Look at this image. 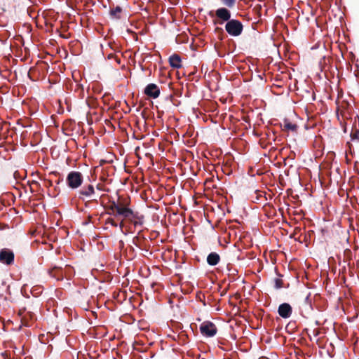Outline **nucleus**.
I'll list each match as a JSON object with an SVG mask.
<instances>
[{
    "label": "nucleus",
    "mask_w": 359,
    "mask_h": 359,
    "mask_svg": "<svg viewBox=\"0 0 359 359\" xmlns=\"http://www.w3.org/2000/svg\"><path fill=\"white\" fill-rule=\"evenodd\" d=\"M108 214L115 217L121 216L123 219H128L135 225L142 224V217H139L127 206L115 201L111 202L108 206Z\"/></svg>",
    "instance_id": "obj_1"
},
{
    "label": "nucleus",
    "mask_w": 359,
    "mask_h": 359,
    "mask_svg": "<svg viewBox=\"0 0 359 359\" xmlns=\"http://www.w3.org/2000/svg\"><path fill=\"white\" fill-rule=\"evenodd\" d=\"M225 30L231 36L236 37L242 34L243 25L241 21L231 19L226 23Z\"/></svg>",
    "instance_id": "obj_2"
},
{
    "label": "nucleus",
    "mask_w": 359,
    "mask_h": 359,
    "mask_svg": "<svg viewBox=\"0 0 359 359\" xmlns=\"http://www.w3.org/2000/svg\"><path fill=\"white\" fill-rule=\"evenodd\" d=\"M83 181V175L78 171H71L67 176L66 182L67 186L76 189L81 187Z\"/></svg>",
    "instance_id": "obj_3"
},
{
    "label": "nucleus",
    "mask_w": 359,
    "mask_h": 359,
    "mask_svg": "<svg viewBox=\"0 0 359 359\" xmlns=\"http://www.w3.org/2000/svg\"><path fill=\"white\" fill-rule=\"evenodd\" d=\"M231 14L230 11L225 7H221L215 11V24L222 25L224 22H227L231 20Z\"/></svg>",
    "instance_id": "obj_4"
},
{
    "label": "nucleus",
    "mask_w": 359,
    "mask_h": 359,
    "mask_svg": "<svg viewBox=\"0 0 359 359\" xmlns=\"http://www.w3.org/2000/svg\"><path fill=\"white\" fill-rule=\"evenodd\" d=\"M200 330L201 334L207 337H214L217 332L215 325L209 321L203 322L200 326Z\"/></svg>",
    "instance_id": "obj_5"
},
{
    "label": "nucleus",
    "mask_w": 359,
    "mask_h": 359,
    "mask_svg": "<svg viewBox=\"0 0 359 359\" xmlns=\"http://www.w3.org/2000/svg\"><path fill=\"white\" fill-rule=\"evenodd\" d=\"M14 261V254L9 249H3L0 251V262L2 264L10 265Z\"/></svg>",
    "instance_id": "obj_6"
},
{
    "label": "nucleus",
    "mask_w": 359,
    "mask_h": 359,
    "mask_svg": "<svg viewBox=\"0 0 359 359\" xmlns=\"http://www.w3.org/2000/svg\"><path fill=\"white\" fill-rule=\"evenodd\" d=\"M144 93L152 98H157L159 96L160 90L156 84L150 83L145 88Z\"/></svg>",
    "instance_id": "obj_7"
},
{
    "label": "nucleus",
    "mask_w": 359,
    "mask_h": 359,
    "mask_svg": "<svg viewBox=\"0 0 359 359\" xmlns=\"http://www.w3.org/2000/svg\"><path fill=\"white\" fill-rule=\"evenodd\" d=\"M79 194V198L83 200L86 198H90L95 194L94 187L91 184H89L80 190Z\"/></svg>",
    "instance_id": "obj_8"
},
{
    "label": "nucleus",
    "mask_w": 359,
    "mask_h": 359,
    "mask_svg": "<svg viewBox=\"0 0 359 359\" xmlns=\"http://www.w3.org/2000/svg\"><path fill=\"white\" fill-rule=\"evenodd\" d=\"M278 314L283 318H287L291 316L292 307L287 303L282 304L278 307Z\"/></svg>",
    "instance_id": "obj_9"
},
{
    "label": "nucleus",
    "mask_w": 359,
    "mask_h": 359,
    "mask_svg": "<svg viewBox=\"0 0 359 359\" xmlns=\"http://www.w3.org/2000/svg\"><path fill=\"white\" fill-rule=\"evenodd\" d=\"M169 63L173 68L179 69L182 67L181 58L176 54H174L169 57Z\"/></svg>",
    "instance_id": "obj_10"
},
{
    "label": "nucleus",
    "mask_w": 359,
    "mask_h": 359,
    "mask_svg": "<svg viewBox=\"0 0 359 359\" xmlns=\"http://www.w3.org/2000/svg\"><path fill=\"white\" fill-rule=\"evenodd\" d=\"M219 259V255L216 252H211L207 257V262L211 266L217 265Z\"/></svg>",
    "instance_id": "obj_11"
},
{
    "label": "nucleus",
    "mask_w": 359,
    "mask_h": 359,
    "mask_svg": "<svg viewBox=\"0 0 359 359\" xmlns=\"http://www.w3.org/2000/svg\"><path fill=\"white\" fill-rule=\"evenodd\" d=\"M121 11H122V9L119 6H117L115 8L112 9L110 13H111V15L113 16L114 18H119Z\"/></svg>",
    "instance_id": "obj_12"
},
{
    "label": "nucleus",
    "mask_w": 359,
    "mask_h": 359,
    "mask_svg": "<svg viewBox=\"0 0 359 359\" xmlns=\"http://www.w3.org/2000/svg\"><path fill=\"white\" fill-rule=\"evenodd\" d=\"M222 4L227 8H233L236 4V0H221Z\"/></svg>",
    "instance_id": "obj_13"
},
{
    "label": "nucleus",
    "mask_w": 359,
    "mask_h": 359,
    "mask_svg": "<svg viewBox=\"0 0 359 359\" xmlns=\"http://www.w3.org/2000/svg\"><path fill=\"white\" fill-rule=\"evenodd\" d=\"M351 137L353 141H357L359 143V130H355L351 134Z\"/></svg>",
    "instance_id": "obj_14"
},
{
    "label": "nucleus",
    "mask_w": 359,
    "mask_h": 359,
    "mask_svg": "<svg viewBox=\"0 0 359 359\" xmlns=\"http://www.w3.org/2000/svg\"><path fill=\"white\" fill-rule=\"evenodd\" d=\"M285 128L291 130H295L297 128L296 125L292 124L291 123H286L285 124Z\"/></svg>",
    "instance_id": "obj_15"
},
{
    "label": "nucleus",
    "mask_w": 359,
    "mask_h": 359,
    "mask_svg": "<svg viewBox=\"0 0 359 359\" xmlns=\"http://www.w3.org/2000/svg\"><path fill=\"white\" fill-rule=\"evenodd\" d=\"M107 222H108L109 224H110L111 225H112L113 226H115V227H116V226H117V224H116V223L115 222V221H114L113 219H111V218L108 219H107Z\"/></svg>",
    "instance_id": "obj_16"
},
{
    "label": "nucleus",
    "mask_w": 359,
    "mask_h": 359,
    "mask_svg": "<svg viewBox=\"0 0 359 359\" xmlns=\"http://www.w3.org/2000/svg\"><path fill=\"white\" fill-rule=\"evenodd\" d=\"M123 225H124V223H123V220L120 222V224H119V227H120V229H123Z\"/></svg>",
    "instance_id": "obj_17"
},
{
    "label": "nucleus",
    "mask_w": 359,
    "mask_h": 359,
    "mask_svg": "<svg viewBox=\"0 0 359 359\" xmlns=\"http://www.w3.org/2000/svg\"><path fill=\"white\" fill-rule=\"evenodd\" d=\"M22 319H23V320L25 321V325L26 326H29V325H29V323L28 322H26V318H25V317H23V318H22Z\"/></svg>",
    "instance_id": "obj_18"
},
{
    "label": "nucleus",
    "mask_w": 359,
    "mask_h": 359,
    "mask_svg": "<svg viewBox=\"0 0 359 359\" xmlns=\"http://www.w3.org/2000/svg\"><path fill=\"white\" fill-rule=\"evenodd\" d=\"M277 287H278V288H280V286L277 285Z\"/></svg>",
    "instance_id": "obj_19"
}]
</instances>
